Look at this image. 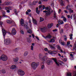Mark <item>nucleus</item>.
I'll return each instance as SVG.
<instances>
[{
	"mask_svg": "<svg viewBox=\"0 0 76 76\" xmlns=\"http://www.w3.org/2000/svg\"><path fill=\"white\" fill-rule=\"evenodd\" d=\"M45 10H46L43 11V12L44 13H46L45 15L46 16H50V15L51 12H53V11L51 9H49L48 7H47L45 8Z\"/></svg>",
	"mask_w": 76,
	"mask_h": 76,
	"instance_id": "f257e3e1",
	"label": "nucleus"
},
{
	"mask_svg": "<svg viewBox=\"0 0 76 76\" xmlns=\"http://www.w3.org/2000/svg\"><path fill=\"white\" fill-rule=\"evenodd\" d=\"M38 64L34 62L32 63L31 64V67L34 70H35L36 68L38 67Z\"/></svg>",
	"mask_w": 76,
	"mask_h": 76,
	"instance_id": "f03ea898",
	"label": "nucleus"
},
{
	"mask_svg": "<svg viewBox=\"0 0 76 76\" xmlns=\"http://www.w3.org/2000/svg\"><path fill=\"white\" fill-rule=\"evenodd\" d=\"M1 58L3 61H6L7 60V57L3 54L1 56Z\"/></svg>",
	"mask_w": 76,
	"mask_h": 76,
	"instance_id": "7ed1b4c3",
	"label": "nucleus"
},
{
	"mask_svg": "<svg viewBox=\"0 0 76 76\" xmlns=\"http://www.w3.org/2000/svg\"><path fill=\"white\" fill-rule=\"evenodd\" d=\"M5 44H6V45H9L11 43V40L10 39H6L4 41Z\"/></svg>",
	"mask_w": 76,
	"mask_h": 76,
	"instance_id": "20e7f679",
	"label": "nucleus"
},
{
	"mask_svg": "<svg viewBox=\"0 0 76 76\" xmlns=\"http://www.w3.org/2000/svg\"><path fill=\"white\" fill-rule=\"evenodd\" d=\"M18 73L19 75L20 76H23V75H25V72H24V71L20 69L19 70Z\"/></svg>",
	"mask_w": 76,
	"mask_h": 76,
	"instance_id": "39448f33",
	"label": "nucleus"
},
{
	"mask_svg": "<svg viewBox=\"0 0 76 76\" xmlns=\"http://www.w3.org/2000/svg\"><path fill=\"white\" fill-rule=\"evenodd\" d=\"M53 60H54V61H55V63L58 66H59L60 64V65H61V64L59 63V62L58 63L57 61V59L56 58H53Z\"/></svg>",
	"mask_w": 76,
	"mask_h": 76,
	"instance_id": "423d86ee",
	"label": "nucleus"
},
{
	"mask_svg": "<svg viewBox=\"0 0 76 76\" xmlns=\"http://www.w3.org/2000/svg\"><path fill=\"white\" fill-rule=\"evenodd\" d=\"M47 63L48 65H51L53 64V62L52 60H48L47 61Z\"/></svg>",
	"mask_w": 76,
	"mask_h": 76,
	"instance_id": "0eeeda50",
	"label": "nucleus"
},
{
	"mask_svg": "<svg viewBox=\"0 0 76 76\" xmlns=\"http://www.w3.org/2000/svg\"><path fill=\"white\" fill-rule=\"evenodd\" d=\"M11 33L12 35H16V29H15V28H12Z\"/></svg>",
	"mask_w": 76,
	"mask_h": 76,
	"instance_id": "6e6552de",
	"label": "nucleus"
},
{
	"mask_svg": "<svg viewBox=\"0 0 76 76\" xmlns=\"http://www.w3.org/2000/svg\"><path fill=\"white\" fill-rule=\"evenodd\" d=\"M2 31L3 32V35L4 37L6 35V33H7V32H6V31L5 30V29H2Z\"/></svg>",
	"mask_w": 76,
	"mask_h": 76,
	"instance_id": "1a4fd4ad",
	"label": "nucleus"
},
{
	"mask_svg": "<svg viewBox=\"0 0 76 76\" xmlns=\"http://www.w3.org/2000/svg\"><path fill=\"white\" fill-rule=\"evenodd\" d=\"M40 30L42 32H46V29L45 28H41Z\"/></svg>",
	"mask_w": 76,
	"mask_h": 76,
	"instance_id": "9d476101",
	"label": "nucleus"
},
{
	"mask_svg": "<svg viewBox=\"0 0 76 76\" xmlns=\"http://www.w3.org/2000/svg\"><path fill=\"white\" fill-rule=\"evenodd\" d=\"M20 24L22 26H23V25H24V20H23V19H21Z\"/></svg>",
	"mask_w": 76,
	"mask_h": 76,
	"instance_id": "9b49d317",
	"label": "nucleus"
},
{
	"mask_svg": "<svg viewBox=\"0 0 76 76\" xmlns=\"http://www.w3.org/2000/svg\"><path fill=\"white\" fill-rule=\"evenodd\" d=\"M51 54L52 55H53V54L54 56L55 55V54H57V51H52L51 52Z\"/></svg>",
	"mask_w": 76,
	"mask_h": 76,
	"instance_id": "f8f14e48",
	"label": "nucleus"
},
{
	"mask_svg": "<svg viewBox=\"0 0 76 76\" xmlns=\"http://www.w3.org/2000/svg\"><path fill=\"white\" fill-rule=\"evenodd\" d=\"M53 26V23H51L50 24H49L48 25V28H51L52 26Z\"/></svg>",
	"mask_w": 76,
	"mask_h": 76,
	"instance_id": "ddd939ff",
	"label": "nucleus"
},
{
	"mask_svg": "<svg viewBox=\"0 0 76 76\" xmlns=\"http://www.w3.org/2000/svg\"><path fill=\"white\" fill-rule=\"evenodd\" d=\"M33 22L34 25H37V21L36 20L34 19V18H33Z\"/></svg>",
	"mask_w": 76,
	"mask_h": 76,
	"instance_id": "4468645a",
	"label": "nucleus"
},
{
	"mask_svg": "<svg viewBox=\"0 0 76 76\" xmlns=\"http://www.w3.org/2000/svg\"><path fill=\"white\" fill-rule=\"evenodd\" d=\"M60 4L61 6H64V1L63 0H61L60 2Z\"/></svg>",
	"mask_w": 76,
	"mask_h": 76,
	"instance_id": "2eb2a0df",
	"label": "nucleus"
},
{
	"mask_svg": "<svg viewBox=\"0 0 76 76\" xmlns=\"http://www.w3.org/2000/svg\"><path fill=\"white\" fill-rule=\"evenodd\" d=\"M54 18L53 19H57V17H56V12H54Z\"/></svg>",
	"mask_w": 76,
	"mask_h": 76,
	"instance_id": "dca6fc26",
	"label": "nucleus"
},
{
	"mask_svg": "<svg viewBox=\"0 0 76 76\" xmlns=\"http://www.w3.org/2000/svg\"><path fill=\"white\" fill-rule=\"evenodd\" d=\"M10 68L11 69H12V70H13L14 69H16V66H15L14 65H12Z\"/></svg>",
	"mask_w": 76,
	"mask_h": 76,
	"instance_id": "f3484780",
	"label": "nucleus"
},
{
	"mask_svg": "<svg viewBox=\"0 0 76 76\" xmlns=\"http://www.w3.org/2000/svg\"><path fill=\"white\" fill-rule=\"evenodd\" d=\"M58 23L59 25H62L64 23V22L63 21L59 20L58 21Z\"/></svg>",
	"mask_w": 76,
	"mask_h": 76,
	"instance_id": "a211bd4d",
	"label": "nucleus"
},
{
	"mask_svg": "<svg viewBox=\"0 0 76 76\" xmlns=\"http://www.w3.org/2000/svg\"><path fill=\"white\" fill-rule=\"evenodd\" d=\"M32 45L31 46V50H33V49H34V46L35 44L34 43H33L32 44Z\"/></svg>",
	"mask_w": 76,
	"mask_h": 76,
	"instance_id": "6ab92c4d",
	"label": "nucleus"
},
{
	"mask_svg": "<svg viewBox=\"0 0 76 76\" xmlns=\"http://www.w3.org/2000/svg\"><path fill=\"white\" fill-rule=\"evenodd\" d=\"M18 60L19 58H13V60L15 62L18 61Z\"/></svg>",
	"mask_w": 76,
	"mask_h": 76,
	"instance_id": "aec40b11",
	"label": "nucleus"
},
{
	"mask_svg": "<svg viewBox=\"0 0 76 76\" xmlns=\"http://www.w3.org/2000/svg\"><path fill=\"white\" fill-rule=\"evenodd\" d=\"M7 22L8 23H12V20H7Z\"/></svg>",
	"mask_w": 76,
	"mask_h": 76,
	"instance_id": "412c9836",
	"label": "nucleus"
},
{
	"mask_svg": "<svg viewBox=\"0 0 76 76\" xmlns=\"http://www.w3.org/2000/svg\"><path fill=\"white\" fill-rule=\"evenodd\" d=\"M42 54L40 53L39 55V58L40 59V60H41L42 59Z\"/></svg>",
	"mask_w": 76,
	"mask_h": 76,
	"instance_id": "4be33fe9",
	"label": "nucleus"
},
{
	"mask_svg": "<svg viewBox=\"0 0 76 76\" xmlns=\"http://www.w3.org/2000/svg\"><path fill=\"white\" fill-rule=\"evenodd\" d=\"M1 71V73H3V74H4V73H6V70H5L4 69H2Z\"/></svg>",
	"mask_w": 76,
	"mask_h": 76,
	"instance_id": "5701e85b",
	"label": "nucleus"
},
{
	"mask_svg": "<svg viewBox=\"0 0 76 76\" xmlns=\"http://www.w3.org/2000/svg\"><path fill=\"white\" fill-rule=\"evenodd\" d=\"M45 69V65H42L41 66V69L43 70Z\"/></svg>",
	"mask_w": 76,
	"mask_h": 76,
	"instance_id": "b1692460",
	"label": "nucleus"
},
{
	"mask_svg": "<svg viewBox=\"0 0 76 76\" xmlns=\"http://www.w3.org/2000/svg\"><path fill=\"white\" fill-rule=\"evenodd\" d=\"M28 52H26L24 54V56L25 57L27 56L28 55Z\"/></svg>",
	"mask_w": 76,
	"mask_h": 76,
	"instance_id": "393cba45",
	"label": "nucleus"
},
{
	"mask_svg": "<svg viewBox=\"0 0 76 76\" xmlns=\"http://www.w3.org/2000/svg\"><path fill=\"white\" fill-rule=\"evenodd\" d=\"M70 45V42H68L67 43L66 46H67V47H69Z\"/></svg>",
	"mask_w": 76,
	"mask_h": 76,
	"instance_id": "a878e982",
	"label": "nucleus"
},
{
	"mask_svg": "<svg viewBox=\"0 0 76 76\" xmlns=\"http://www.w3.org/2000/svg\"><path fill=\"white\" fill-rule=\"evenodd\" d=\"M69 12L72 13H73V10H72V9H69Z\"/></svg>",
	"mask_w": 76,
	"mask_h": 76,
	"instance_id": "bb28decb",
	"label": "nucleus"
},
{
	"mask_svg": "<svg viewBox=\"0 0 76 76\" xmlns=\"http://www.w3.org/2000/svg\"><path fill=\"white\" fill-rule=\"evenodd\" d=\"M49 46L50 47V48H52V49H53V50L55 49V47L52 46V45H50Z\"/></svg>",
	"mask_w": 76,
	"mask_h": 76,
	"instance_id": "cd10ccee",
	"label": "nucleus"
},
{
	"mask_svg": "<svg viewBox=\"0 0 76 76\" xmlns=\"http://www.w3.org/2000/svg\"><path fill=\"white\" fill-rule=\"evenodd\" d=\"M54 42V39H51L50 40V41L49 42L50 43V42Z\"/></svg>",
	"mask_w": 76,
	"mask_h": 76,
	"instance_id": "c85d7f7f",
	"label": "nucleus"
},
{
	"mask_svg": "<svg viewBox=\"0 0 76 76\" xmlns=\"http://www.w3.org/2000/svg\"><path fill=\"white\" fill-rule=\"evenodd\" d=\"M27 42H31V39L29 38H27Z\"/></svg>",
	"mask_w": 76,
	"mask_h": 76,
	"instance_id": "c756f323",
	"label": "nucleus"
},
{
	"mask_svg": "<svg viewBox=\"0 0 76 76\" xmlns=\"http://www.w3.org/2000/svg\"><path fill=\"white\" fill-rule=\"evenodd\" d=\"M5 12H2V15H3V16H4V18L5 17H6V15H5Z\"/></svg>",
	"mask_w": 76,
	"mask_h": 76,
	"instance_id": "7c9ffc66",
	"label": "nucleus"
},
{
	"mask_svg": "<svg viewBox=\"0 0 76 76\" xmlns=\"http://www.w3.org/2000/svg\"><path fill=\"white\" fill-rule=\"evenodd\" d=\"M27 32L29 34H32V31L31 29L28 30L27 31Z\"/></svg>",
	"mask_w": 76,
	"mask_h": 76,
	"instance_id": "2f4dec72",
	"label": "nucleus"
},
{
	"mask_svg": "<svg viewBox=\"0 0 76 76\" xmlns=\"http://www.w3.org/2000/svg\"><path fill=\"white\" fill-rule=\"evenodd\" d=\"M14 12L17 15H18V12H17V10L16 9H15L14 10Z\"/></svg>",
	"mask_w": 76,
	"mask_h": 76,
	"instance_id": "473e14b6",
	"label": "nucleus"
},
{
	"mask_svg": "<svg viewBox=\"0 0 76 76\" xmlns=\"http://www.w3.org/2000/svg\"><path fill=\"white\" fill-rule=\"evenodd\" d=\"M60 32L61 33H63V29H61L60 28Z\"/></svg>",
	"mask_w": 76,
	"mask_h": 76,
	"instance_id": "72a5a7b5",
	"label": "nucleus"
},
{
	"mask_svg": "<svg viewBox=\"0 0 76 76\" xmlns=\"http://www.w3.org/2000/svg\"><path fill=\"white\" fill-rule=\"evenodd\" d=\"M47 38L50 39L51 38V36L50 35H48L46 36Z\"/></svg>",
	"mask_w": 76,
	"mask_h": 76,
	"instance_id": "f704fd0d",
	"label": "nucleus"
},
{
	"mask_svg": "<svg viewBox=\"0 0 76 76\" xmlns=\"http://www.w3.org/2000/svg\"><path fill=\"white\" fill-rule=\"evenodd\" d=\"M44 20V18H40V22H42Z\"/></svg>",
	"mask_w": 76,
	"mask_h": 76,
	"instance_id": "c9c22d12",
	"label": "nucleus"
},
{
	"mask_svg": "<svg viewBox=\"0 0 76 76\" xmlns=\"http://www.w3.org/2000/svg\"><path fill=\"white\" fill-rule=\"evenodd\" d=\"M37 3V1H34L33 3V4L34 5H35Z\"/></svg>",
	"mask_w": 76,
	"mask_h": 76,
	"instance_id": "e433bc0d",
	"label": "nucleus"
},
{
	"mask_svg": "<svg viewBox=\"0 0 76 76\" xmlns=\"http://www.w3.org/2000/svg\"><path fill=\"white\" fill-rule=\"evenodd\" d=\"M63 20L64 21V22H66L67 21V19H66V17L64 18V19H63Z\"/></svg>",
	"mask_w": 76,
	"mask_h": 76,
	"instance_id": "4c0bfd02",
	"label": "nucleus"
},
{
	"mask_svg": "<svg viewBox=\"0 0 76 76\" xmlns=\"http://www.w3.org/2000/svg\"><path fill=\"white\" fill-rule=\"evenodd\" d=\"M57 47L58 49H60V45H57Z\"/></svg>",
	"mask_w": 76,
	"mask_h": 76,
	"instance_id": "58836bf2",
	"label": "nucleus"
},
{
	"mask_svg": "<svg viewBox=\"0 0 76 76\" xmlns=\"http://www.w3.org/2000/svg\"><path fill=\"white\" fill-rule=\"evenodd\" d=\"M67 75L68 76H72V74L71 73H67Z\"/></svg>",
	"mask_w": 76,
	"mask_h": 76,
	"instance_id": "ea45409f",
	"label": "nucleus"
},
{
	"mask_svg": "<svg viewBox=\"0 0 76 76\" xmlns=\"http://www.w3.org/2000/svg\"><path fill=\"white\" fill-rule=\"evenodd\" d=\"M64 40H65V41H66L67 40V37H66V36H64Z\"/></svg>",
	"mask_w": 76,
	"mask_h": 76,
	"instance_id": "a19ab883",
	"label": "nucleus"
},
{
	"mask_svg": "<svg viewBox=\"0 0 76 76\" xmlns=\"http://www.w3.org/2000/svg\"><path fill=\"white\" fill-rule=\"evenodd\" d=\"M24 27H25V28H26L27 29H28V25H24Z\"/></svg>",
	"mask_w": 76,
	"mask_h": 76,
	"instance_id": "79ce46f5",
	"label": "nucleus"
},
{
	"mask_svg": "<svg viewBox=\"0 0 76 76\" xmlns=\"http://www.w3.org/2000/svg\"><path fill=\"white\" fill-rule=\"evenodd\" d=\"M64 12L65 13H68V11L66 10H64Z\"/></svg>",
	"mask_w": 76,
	"mask_h": 76,
	"instance_id": "37998d69",
	"label": "nucleus"
},
{
	"mask_svg": "<svg viewBox=\"0 0 76 76\" xmlns=\"http://www.w3.org/2000/svg\"><path fill=\"white\" fill-rule=\"evenodd\" d=\"M75 46L73 48H74L75 50H76V43L75 44Z\"/></svg>",
	"mask_w": 76,
	"mask_h": 76,
	"instance_id": "c03bdc74",
	"label": "nucleus"
},
{
	"mask_svg": "<svg viewBox=\"0 0 76 76\" xmlns=\"http://www.w3.org/2000/svg\"><path fill=\"white\" fill-rule=\"evenodd\" d=\"M61 45H64V43L62 42H61Z\"/></svg>",
	"mask_w": 76,
	"mask_h": 76,
	"instance_id": "a18cd8bd",
	"label": "nucleus"
},
{
	"mask_svg": "<svg viewBox=\"0 0 76 76\" xmlns=\"http://www.w3.org/2000/svg\"><path fill=\"white\" fill-rule=\"evenodd\" d=\"M48 0H41V1L42 2H43V1H47Z\"/></svg>",
	"mask_w": 76,
	"mask_h": 76,
	"instance_id": "49530a36",
	"label": "nucleus"
},
{
	"mask_svg": "<svg viewBox=\"0 0 76 76\" xmlns=\"http://www.w3.org/2000/svg\"><path fill=\"white\" fill-rule=\"evenodd\" d=\"M20 32H21V34H24V33L23 31V30H21Z\"/></svg>",
	"mask_w": 76,
	"mask_h": 76,
	"instance_id": "de8ad7c7",
	"label": "nucleus"
},
{
	"mask_svg": "<svg viewBox=\"0 0 76 76\" xmlns=\"http://www.w3.org/2000/svg\"><path fill=\"white\" fill-rule=\"evenodd\" d=\"M36 11V12L37 14H39V11L37 10V11Z\"/></svg>",
	"mask_w": 76,
	"mask_h": 76,
	"instance_id": "09e8293b",
	"label": "nucleus"
},
{
	"mask_svg": "<svg viewBox=\"0 0 76 76\" xmlns=\"http://www.w3.org/2000/svg\"><path fill=\"white\" fill-rule=\"evenodd\" d=\"M44 50L45 51H48V49L47 48H45L44 49Z\"/></svg>",
	"mask_w": 76,
	"mask_h": 76,
	"instance_id": "8fccbe9b",
	"label": "nucleus"
},
{
	"mask_svg": "<svg viewBox=\"0 0 76 76\" xmlns=\"http://www.w3.org/2000/svg\"><path fill=\"white\" fill-rule=\"evenodd\" d=\"M42 4L40 5L39 6V9H40L41 7H42Z\"/></svg>",
	"mask_w": 76,
	"mask_h": 76,
	"instance_id": "3c124183",
	"label": "nucleus"
},
{
	"mask_svg": "<svg viewBox=\"0 0 76 76\" xmlns=\"http://www.w3.org/2000/svg\"><path fill=\"white\" fill-rule=\"evenodd\" d=\"M42 8H43V10H44V9H45V6L44 5H43Z\"/></svg>",
	"mask_w": 76,
	"mask_h": 76,
	"instance_id": "603ef678",
	"label": "nucleus"
},
{
	"mask_svg": "<svg viewBox=\"0 0 76 76\" xmlns=\"http://www.w3.org/2000/svg\"><path fill=\"white\" fill-rule=\"evenodd\" d=\"M9 10V7H6L5 8V10Z\"/></svg>",
	"mask_w": 76,
	"mask_h": 76,
	"instance_id": "864d4df0",
	"label": "nucleus"
},
{
	"mask_svg": "<svg viewBox=\"0 0 76 76\" xmlns=\"http://www.w3.org/2000/svg\"><path fill=\"white\" fill-rule=\"evenodd\" d=\"M41 2H42L41 1V0L40 1H39V4H42V3H41Z\"/></svg>",
	"mask_w": 76,
	"mask_h": 76,
	"instance_id": "5fc2aeb1",
	"label": "nucleus"
},
{
	"mask_svg": "<svg viewBox=\"0 0 76 76\" xmlns=\"http://www.w3.org/2000/svg\"><path fill=\"white\" fill-rule=\"evenodd\" d=\"M57 31V29H55V30H53V32H55L56 31Z\"/></svg>",
	"mask_w": 76,
	"mask_h": 76,
	"instance_id": "6e6d98bb",
	"label": "nucleus"
},
{
	"mask_svg": "<svg viewBox=\"0 0 76 76\" xmlns=\"http://www.w3.org/2000/svg\"><path fill=\"white\" fill-rule=\"evenodd\" d=\"M27 11L28 12H31V10H27Z\"/></svg>",
	"mask_w": 76,
	"mask_h": 76,
	"instance_id": "4d7b16f0",
	"label": "nucleus"
},
{
	"mask_svg": "<svg viewBox=\"0 0 76 76\" xmlns=\"http://www.w3.org/2000/svg\"><path fill=\"white\" fill-rule=\"evenodd\" d=\"M61 9H59L58 11V13H60L61 12Z\"/></svg>",
	"mask_w": 76,
	"mask_h": 76,
	"instance_id": "13d9d810",
	"label": "nucleus"
},
{
	"mask_svg": "<svg viewBox=\"0 0 76 76\" xmlns=\"http://www.w3.org/2000/svg\"><path fill=\"white\" fill-rule=\"evenodd\" d=\"M42 60L44 62L45 61V58H42Z\"/></svg>",
	"mask_w": 76,
	"mask_h": 76,
	"instance_id": "bf43d9fd",
	"label": "nucleus"
},
{
	"mask_svg": "<svg viewBox=\"0 0 76 76\" xmlns=\"http://www.w3.org/2000/svg\"><path fill=\"white\" fill-rule=\"evenodd\" d=\"M36 37L38 40H39V38H38V37L36 36Z\"/></svg>",
	"mask_w": 76,
	"mask_h": 76,
	"instance_id": "052dcab7",
	"label": "nucleus"
},
{
	"mask_svg": "<svg viewBox=\"0 0 76 76\" xmlns=\"http://www.w3.org/2000/svg\"><path fill=\"white\" fill-rule=\"evenodd\" d=\"M67 17L68 18H70V15H67Z\"/></svg>",
	"mask_w": 76,
	"mask_h": 76,
	"instance_id": "680f3d73",
	"label": "nucleus"
},
{
	"mask_svg": "<svg viewBox=\"0 0 76 76\" xmlns=\"http://www.w3.org/2000/svg\"><path fill=\"white\" fill-rule=\"evenodd\" d=\"M3 24V23L1 21H0V25H2Z\"/></svg>",
	"mask_w": 76,
	"mask_h": 76,
	"instance_id": "e2e57ef3",
	"label": "nucleus"
},
{
	"mask_svg": "<svg viewBox=\"0 0 76 76\" xmlns=\"http://www.w3.org/2000/svg\"><path fill=\"white\" fill-rule=\"evenodd\" d=\"M72 36H73V34H71L69 35V37H72Z\"/></svg>",
	"mask_w": 76,
	"mask_h": 76,
	"instance_id": "0e129e2a",
	"label": "nucleus"
},
{
	"mask_svg": "<svg viewBox=\"0 0 76 76\" xmlns=\"http://www.w3.org/2000/svg\"><path fill=\"white\" fill-rule=\"evenodd\" d=\"M68 6H67L66 7V10H69V8H68Z\"/></svg>",
	"mask_w": 76,
	"mask_h": 76,
	"instance_id": "69168bd1",
	"label": "nucleus"
},
{
	"mask_svg": "<svg viewBox=\"0 0 76 76\" xmlns=\"http://www.w3.org/2000/svg\"><path fill=\"white\" fill-rule=\"evenodd\" d=\"M61 41H62L61 40H59V43H60V44H61V42H62Z\"/></svg>",
	"mask_w": 76,
	"mask_h": 76,
	"instance_id": "338daca9",
	"label": "nucleus"
},
{
	"mask_svg": "<svg viewBox=\"0 0 76 76\" xmlns=\"http://www.w3.org/2000/svg\"><path fill=\"white\" fill-rule=\"evenodd\" d=\"M7 13H9L10 12V10H7Z\"/></svg>",
	"mask_w": 76,
	"mask_h": 76,
	"instance_id": "774afa93",
	"label": "nucleus"
}]
</instances>
